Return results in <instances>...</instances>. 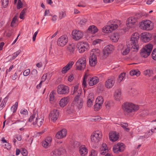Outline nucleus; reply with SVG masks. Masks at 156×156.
Segmentation results:
<instances>
[{
    "label": "nucleus",
    "instance_id": "nucleus-1",
    "mask_svg": "<svg viewBox=\"0 0 156 156\" xmlns=\"http://www.w3.org/2000/svg\"><path fill=\"white\" fill-rule=\"evenodd\" d=\"M139 38V34L137 33L133 34L131 37V40L129 42V46L131 48L132 50L134 52H137L139 46L138 44V41Z\"/></svg>",
    "mask_w": 156,
    "mask_h": 156
},
{
    "label": "nucleus",
    "instance_id": "nucleus-2",
    "mask_svg": "<svg viewBox=\"0 0 156 156\" xmlns=\"http://www.w3.org/2000/svg\"><path fill=\"white\" fill-rule=\"evenodd\" d=\"M121 24V21L116 20L113 22H109L108 24L102 29V31L105 33H109L116 29Z\"/></svg>",
    "mask_w": 156,
    "mask_h": 156
},
{
    "label": "nucleus",
    "instance_id": "nucleus-3",
    "mask_svg": "<svg viewBox=\"0 0 156 156\" xmlns=\"http://www.w3.org/2000/svg\"><path fill=\"white\" fill-rule=\"evenodd\" d=\"M122 108L125 112L128 113L135 112L139 109L138 106L129 102L124 103L122 105Z\"/></svg>",
    "mask_w": 156,
    "mask_h": 156
},
{
    "label": "nucleus",
    "instance_id": "nucleus-4",
    "mask_svg": "<svg viewBox=\"0 0 156 156\" xmlns=\"http://www.w3.org/2000/svg\"><path fill=\"white\" fill-rule=\"evenodd\" d=\"M141 17L140 14H136L134 16L129 17L126 21V25L129 28H132L136 24L138 20Z\"/></svg>",
    "mask_w": 156,
    "mask_h": 156
},
{
    "label": "nucleus",
    "instance_id": "nucleus-5",
    "mask_svg": "<svg viewBox=\"0 0 156 156\" xmlns=\"http://www.w3.org/2000/svg\"><path fill=\"white\" fill-rule=\"evenodd\" d=\"M153 47V45L149 43L145 45L141 50L140 55L144 58L147 57L150 55Z\"/></svg>",
    "mask_w": 156,
    "mask_h": 156
},
{
    "label": "nucleus",
    "instance_id": "nucleus-6",
    "mask_svg": "<svg viewBox=\"0 0 156 156\" xmlns=\"http://www.w3.org/2000/svg\"><path fill=\"white\" fill-rule=\"evenodd\" d=\"M86 62L85 57H82L79 59L76 63V69L79 70H84L86 67Z\"/></svg>",
    "mask_w": 156,
    "mask_h": 156
},
{
    "label": "nucleus",
    "instance_id": "nucleus-7",
    "mask_svg": "<svg viewBox=\"0 0 156 156\" xmlns=\"http://www.w3.org/2000/svg\"><path fill=\"white\" fill-rule=\"evenodd\" d=\"M79 92L78 93V95H77L75 98L73 103L74 105L80 109L82 108L83 101L82 98L80 97L81 93V91L79 90Z\"/></svg>",
    "mask_w": 156,
    "mask_h": 156
},
{
    "label": "nucleus",
    "instance_id": "nucleus-8",
    "mask_svg": "<svg viewBox=\"0 0 156 156\" xmlns=\"http://www.w3.org/2000/svg\"><path fill=\"white\" fill-rule=\"evenodd\" d=\"M140 27L143 30H151L153 28L152 23L149 20H143L140 23Z\"/></svg>",
    "mask_w": 156,
    "mask_h": 156
},
{
    "label": "nucleus",
    "instance_id": "nucleus-9",
    "mask_svg": "<svg viewBox=\"0 0 156 156\" xmlns=\"http://www.w3.org/2000/svg\"><path fill=\"white\" fill-rule=\"evenodd\" d=\"M102 137V133L99 131H95L93 133L91 136V140L94 143L99 142Z\"/></svg>",
    "mask_w": 156,
    "mask_h": 156
},
{
    "label": "nucleus",
    "instance_id": "nucleus-10",
    "mask_svg": "<svg viewBox=\"0 0 156 156\" xmlns=\"http://www.w3.org/2000/svg\"><path fill=\"white\" fill-rule=\"evenodd\" d=\"M125 149V146L122 143H119L115 145L113 148V152L116 154L123 151Z\"/></svg>",
    "mask_w": 156,
    "mask_h": 156
},
{
    "label": "nucleus",
    "instance_id": "nucleus-11",
    "mask_svg": "<svg viewBox=\"0 0 156 156\" xmlns=\"http://www.w3.org/2000/svg\"><path fill=\"white\" fill-rule=\"evenodd\" d=\"M114 47L112 44L106 46L103 50V55L105 57H107L114 50Z\"/></svg>",
    "mask_w": 156,
    "mask_h": 156
},
{
    "label": "nucleus",
    "instance_id": "nucleus-12",
    "mask_svg": "<svg viewBox=\"0 0 156 156\" xmlns=\"http://www.w3.org/2000/svg\"><path fill=\"white\" fill-rule=\"evenodd\" d=\"M69 87L63 85H59L57 88V92L60 94H66L69 92Z\"/></svg>",
    "mask_w": 156,
    "mask_h": 156
},
{
    "label": "nucleus",
    "instance_id": "nucleus-13",
    "mask_svg": "<svg viewBox=\"0 0 156 156\" xmlns=\"http://www.w3.org/2000/svg\"><path fill=\"white\" fill-rule=\"evenodd\" d=\"M88 47L87 44L85 42H79L76 45V48L80 53L84 52Z\"/></svg>",
    "mask_w": 156,
    "mask_h": 156
},
{
    "label": "nucleus",
    "instance_id": "nucleus-14",
    "mask_svg": "<svg viewBox=\"0 0 156 156\" xmlns=\"http://www.w3.org/2000/svg\"><path fill=\"white\" fill-rule=\"evenodd\" d=\"M68 38L66 35H63L59 38L57 41V44L60 46L63 47L67 43Z\"/></svg>",
    "mask_w": 156,
    "mask_h": 156
},
{
    "label": "nucleus",
    "instance_id": "nucleus-15",
    "mask_svg": "<svg viewBox=\"0 0 156 156\" xmlns=\"http://www.w3.org/2000/svg\"><path fill=\"white\" fill-rule=\"evenodd\" d=\"M73 38L75 40H79L81 39L83 36V34L79 30H74L72 33Z\"/></svg>",
    "mask_w": 156,
    "mask_h": 156
},
{
    "label": "nucleus",
    "instance_id": "nucleus-16",
    "mask_svg": "<svg viewBox=\"0 0 156 156\" xmlns=\"http://www.w3.org/2000/svg\"><path fill=\"white\" fill-rule=\"evenodd\" d=\"M58 116L59 111L56 109H54L51 112L49 115V119L55 122L57 120Z\"/></svg>",
    "mask_w": 156,
    "mask_h": 156
},
{
    "label": "nucleus",
    "instance_id": "nucleus-17",
    "mask_svg": "<svg viewBox=\"0 0 156 156\" xmlns=\"http://www.w3.org/2000/svg\"><path fill=\"white\" fill-rule=\"evenodd\" d=\"M115 82V80L113 77L109 78L106 81L105 86L107 88L110 89L114 86Z\"/></svg>",
    "mask_w": 156,
    "mask_h": 156
},
{
    "label": "nucleus",
    "instance_id": "nucleus-18",
    "mask_svg": "<svg viewBox=\"0 0 156 156\" xmlns=\"http://www.w3.org/2000/svg\"><path fill=\"white\" fill-rule=\"evenodd\" d=\"M99 81L98 78L96 76L90 77L88 79V84L90 86H92L96 85Z\"/></svg>",
    "mask_w": 156,
    "mask_h": 156
},
{
    "label": "nucleus",
    "instance_id": "nucleus-19",
    "mask_svg": "<svg viewBox=\"0 0 156 156\" xmlns=\"http://www.w3.org/2000/svg\"><path fill=\"white\" fill-rule=\"evenodd\" d=\"M151 36L149 33L145 32L141 34V38L142 41L145 42H147L150 41Z\"/></svg>",
    "mask_w": 156,
    "mask_h": 156
},
{
    "label": "nucleus",
    "instance_id": "nucleus-20",
    "mask_svg": "<svg viewBox=\"0 0 156 156\" xmlns=\"http://www.w3.org/2000/svg\"><path fill=\"white\" fill-rule=\"evenodd\" d=\"M96 52L93 53L89 58V62L91 66H94L97 63V57L95 55Z\"/></svg>",
    "mask_w": 156,
    "mask_h": 156
},
{
    "label": "nucleus",
    "instance_id": "nucleus-21",
    "mask_svg": "<svg viewBox=\"0 0 156 156\" xmlns=\"http://www.w3.org/2000/svg\"><path fill=\"white\" fill-rule=\"evenodd\" d=\"M67 134L66 130L63 129L58 132L56 134V137L57 139H62L65 137Z\"/></svg>",
    "mask_w": 156,
    "mask_h": 156
},
{
    "label": "nucleus",
    "instance_id": "nucleus-22",
    "mask_svg": "<svg viewBox=\"0 0 156 156\" xmlns=\"http://www.w3.org/2000/svg\"><path fill=\"white\" fill-rule=\"evenodd\" d=\"M79 152L81 156H84L87 154L88 151L85 145H81L79 147Z\"/></svg>",
    "mask_w": 156,
    "mask_h": 156
},
{
    "label": "nucleus",
    "instance_id": "nucleus-23",
    "mask_svg": "<svg viewBox=\"0 0 156 156\" xmlns=\"http://www.w3.org/2000/svg\"><path fill=\"white\" fill-rule=\"evenodd\" d=\"M51 141L52 138L51 137H47L45 140L42 141V146L45 148H47L48 146L51 145Z\"/></svg>",
    "mask_w": 156,
    "mask_h": 156
},
{
    "label": "nucleus",
    "instance_id": "nucleus-24",
    "mask_svg": "<svg viewBox=\"0 0 156 156\" xmlns=\"http://www.w3.org/2000/svg\"><path fill=\"white\" fill-rule=\"evenodd\" d=\"M74 63L73 61H70L62 69V73H65L71 68Z\"/></svg>",
    "mask_w": 156,
    "mask_h": 156
},
{
    "label": "nucleus",
    "instance_id": "nucleus-25",
    "mask_svg": "<svg viewBox=\"0 0 156 156\" xmlns=\"http://www.w3.org/2000/svg\"><path fill=\"white\" fill-rule=\"evenodd\" d=\"M109 136L110 140L113 142L116 141L119 138L118 135L115 132L110 133Z\"/></svg>",
    "mask_w": 156,
    "mask_h": 156
},
{
    "label": "nucleus",
    "instance_id": "nucleus-26",
    "mask_svg": "<svg viewBox=\"0 0 156 156\" xmlns=\"http://www.w3.org/2000/svg\"><path fill=\"white\" fill-rule=\"evenodd\" d=\"M43 119L41 118H38L37 117L35 121L33 122L32 124L35 127H36L37 126L40 127L43 124Z\"/></svg>",
    "mask_w": 156,
    "mask_h": 156
},
{
    "label": "nucleus",
    "instance_id": "nucleus-27",
    "mask_svg": "<svg viewBox=\"0 0 156 156\" xmlns=\"http://www.w3.org/2000/svg\"><path fill=\"white\" fill-rule=\"evenodd\" d=\"M119 37V35L118 33H114L110 37L111 40L113 42H115L118 41Z\"/></svg>",
    "mask_w": 156,
    "mask_h": 156
},
{
    "label": "nucleus",
    "instance_id": "nucleus-28",
    "mask_svg": "<svg viewBox=\"0 0 156 156\" xmlns=\"http://www.w3.org/2000/svg\"><path fill=\"white\" fill-rule=\"evenodd\" d=\"M68 102V98L65 97L62 98L59 102L60 106L62 107H64L66 105Z\"/></svg>",
    "mask_w": 156,
    "mask_h": 156
},
{
    "label": "nucleus",
    "instance_id": "nucleus-29",
    "mask_svg": "<svg viewBox=\"0 0 156 156\" xmlns=\"http://www.w3.org/2000/svg\"><path fill=\"white\" fill-rule=\"evenodd\" d=\"M121 91L120 89L116 90L115 93L114 97L117 101H119L121 98Z\"/></svg>",
    "mask_w": 156,
    "mask_h": 156
},
{
    "label": "nucleus",
    "instance_id": "nucleus-30",
    "mask_svg": "<svg viewBox=\"0 0 156 156\" xmlns=\"http://www.w3.org/2000/svg\"><path fill=\"white\" fill-rule=\"evenodd\" d=\"M108 151L107 146L105 144L103 143L100 148L101 154L102 155H104Z\"/></svg>",
    "mask_w": 156,
    "mask_h": 156
},
{
    "label": "nucleus",
    "instance_id": "nucleus-31",
    "mask_svg": "<svg viewBox=\"0 0 156 156\" xmlns=\"http://www.w3.org/2000/svg\"><path fill=\"white\" fill-rule=\"evenodd\" d=\"M75 46L73 44H69L67 47V50L69 54L71 55L73 54L74 51Z\"/></svg>",
    "mask_w": 156,
    "mask_h": 156
},
{
    "label": "nucleus",
    "instance_id": "nucleus-32",
    "mask_svg": "<svg viewBox=\"0 0 156 156\" xmlns=\"http://www.w3.org/2000/svg\"><path fill=\"white\" fill-rule=\"evenodd\" d=\"M98 30L97 28L94 25H92L90 26L87 30V32L92 34H94L96 33Z\"/></svg>",
    "mask_w": 156,
    "mask_h": 156
},
{
    "label": "nucleus",
    "instance_id": "nucleus-33",
    "mask_svg": "<svg viewBox=\"0 0 156 156\" xmlns=\"http://www.w3.org/2000/svg\"><path fill=\"white\" fill-rule=\"evenodd\" d=\"M130 74L131 76L136 75L138 77L140 75V73L138 69H134L130 71Z\"/></svg>",
    "mask_w": 156,
    "mask_h": 156
},
{
    "label": "nucleus",
    "instance_id": "nucleus-34",
    "mask_svg": "<svg viewBox=\"0 0 156 156\" xmlns=\"http://www.w3.org/2000/svg\"><path fill=\"white\" fill-rule=\"evenodd\" d=\"M144 74L145 76H147L148 77H150L152 76L153 74V73L152 70L150 69H147L145 70L144 72Z\"/></svg>",
    "mask_w": 156,
    "mask_h": 156
},
{
    "label": "nucleus",
    "instance_id": "nucleus-35",
    "mask_svg": "<svg viewBox=\"0 0 156 156\" xmlns=\"http://www.w3.org/2000/svg\"><path fill=\"white\" fill-rule=\"evenodd\" d=\"M127 47H126L125 48H124V49H122V54L123 55H126L129 53L130 50H131L132 51H133L131 48H129V44H127Z\"/></svg>",
    "mask_w": 156,
    "mask_h": 156
},
{
    "label": "nucleus",
    "instance_id": "nucleus-36",
    "mask_svg": "<svg viewBox=\"0 0 156 156\" xmlns=\"http://www.w3.org/2000/svg\"><path fill=\"white\" fill-rule=\"evenodd\" d=\"M154 132V131H153V129H151L150 130H148L145 133V135L144 136V138H147L149 137L152 135Z\"/></svg>",
    "mask_w": 156,
    "mask_h": 156
},
{
    "label": "nucleus",
    "instance_id": "nucleus-37",
    "mask_svg": "<svg viewBox=\"0 0 156 156\" xmlns=\"http://www.w3.org/2000/svg\"><path fill=\"white\" fill-rule=\"evenodd\" d=\"M121 126L123 128L124 130L127 132L129 131V129L127 128L128 126L127 123L125 122H121L120 124Z\"/></svg>",
    "mask_w": 156,
    "mask_h": 156
},
{
    "label": "nucleus",
    "instance_id": "nucleus-38",
    "mask_svg": "<svg viewBox=\"0 0 156 156\" xmlns=\"http://www.w3.org/2000/svg\"><path fill=\"white\" fill-rule=\"evenodd\" d=\"M103 98L101 96L98 97L96 100V103L100 104L102 105L103 103Z\"/></svg>",
    "mask_w": 156,
    "mask_h": 156
},
{
    "label": "nucleus",
    "instance_id": "nucleus-39",
    "mask_svg": "<svg viewBox=\"0 0 156 156\" xmlns=\"http://www.w3.org/2000/svg\"><path fill=\"white\" fill-rule=\"evenodd\" d=\"M66 16V12L65 11H61L59 12V19H62L64 18Z\"/></svg>",
    "mask_w": 156,
    "mask_h": 156
},
{
    "label": "nucleus",
    "instance_id": "nucleus-40",
    "mask_svg": "<svg viewBox=\"0 0 156 156\" xmlns=\"http://www.w3.org/2000/svg\"><path fill=\"white\" fill-rule=\"evenodd\" d=\"M61 154V152L58 150L56 149L52 152L51 155L53 156H58Z\"/></svg>",
    "mask_w": 156,
    "mask_h": 156
},
{
    "label": "nucleus",
    "instance_id": "nucleus-41",
    "mask_svg": "<svg viewBox=\"0 0 156 156\" xmlns=\"http://www.w3.org/2000/svg\"><path fill=\"white\" fill-rule=\"evenodd\" d=\"M125 73H121L119 76L118 79V81L119 82H120L124 78L125 76Z\"/></svg>",
    "mask_w": 156,
    "mask_h": 156
},
{
    "label": "nucleus",
    "instance_id": "nucleus-42",
    "mask_svg": "<svg viewBox=\"0 0 156 156\" xmlns=\"http://www.w3.org/2000/svg\"><path fill=\"white\" fill-rule=\"evenodd\" d=\"M26 10L27 9L26 8H24L21 12L20 16V18L21 19H24V16L25 14Z\"/></svg>",
    "mask_w": 156,
    "mask_h": 156
},
{
    "label": "nucleus",
    "instance_id": "nucleus-43",
    "mask_svg": "<svg viewBox=\"0 0 156 156\" xmlns=\"http://www.w3.org/2000/svg\"><path fill=\"white\" fill-rule=\"evenodd\" d=\"M102 105L100 104L96 103V104L94 105V109L95 111H98L101 107Z\"/></svg>",
    "mask_w": 156,
    "mask_h": 156
},
{
    "label": "nucleus",
    "instance_id": "nucleus-44",
    "mask_svg": "<svg viewBox=\"0 0 156 156\" xmlns=\"http://www.w3.org/2000/svg\"><path fill=\"white\" fill-rule=\"evenodd\" d=\"M87 100L94 101V95L93 93H90L88 95L87 97Z\"/></svg>",
    "mask_w": 156,
    "mask_h": 156
},
{
    "label": "nucleus",
    "instance_id": "nucleus-45",
    "mask_svg": "<svg viewBox=\"0 0 156 156\" xmlns=\"http://www.w3.org/2000/svg\"><path fill=\"white\" fill-rule=\"evenodd\" d=\"M37 117V114L36 113L32 115L29 119V121L30 122H31L33 119Z\"/></svg>",
    "mask_w": 156,
    "mask_h": 156
},
{
    "label": "nucleus",
    "instance_id": "nucleus-46",
    "mask_svg": "<svg viewBox=\"0 0 156 156\" xmlns=\"http://www.w3.org/2000/svg\"><path fill=\"white\" fill-rule=\"evenodd\" d=\"M2 4L4 8H5L9 3L8 0H2Z\"/></svg>",
    "mask_w": 156,
    "mask_h": 156
},
{
    "label": "nucleus",
    "instance_id": "nucleus-47",
    "mask_svg": "<svg viewBox=\"0 0 156 156\" xmlns=\"http://www.w3.org/2000/svg\"><path fill=\"white\" fill-rule=\"evenodd\" d=\"M23 5L21 0H18L17 5V8L18 9H20L23 7Z\"/></svg>",
    "mask_w": 156,
    "mask_h": 156
},
{
    "label": "nucleus",
    "instance_id": "nucleus-48",
    "mask_svg": "<svg viewBox=\"0 0 156 156\" xmlns=\"http://www.w3.org/2000/svg\"><path fill=\"white\" fill-rule=\"evenodd\" d=\"M21 51L20 50H19L16 52L13 53L12 55V59H15L20 53Z\"/></svg>",
    "mask_w": 156,
    "mask_h": 156
},
{
    "label": "nucleus",
    "instance_id": "nucleus-49",
    "mask_svg": "<svg viewBox=\"0 0 156 156\" xmlns=\"http://www.w3.org/2000/svg\"><path fill=\"white\" fill-rule=\"evenodd\" d=\"M73 88V94H74L76 93H78V92H79V91L80 90H79L78 91H77L78 88V85H76L75 86H74ZM81 91H82L81 90Z\"/></svg>",
    "mask_w": 156,
    "mask_h": 156
},
{
    "label": "nucleus",
    "instance_id": "nucleus-50",
    "mask_svg": "<svg viewBox=\"0 0 156 156\" xmlns=\"http://www.w3.org/2000/svg\"><path fill=\"white\" fill-rule=\"evenodd\" d=\"M18 105V102H16L15 105L12 107L11 108V109L13 111V112H15L16 110L17 109V106Z\"/></svg>",
    "mask_w": 156,
    "mask_h": 156
},
{
    "label": "nucleus",
    "instance_id": "nucleus-51",
    "mask_svg": "<svg viewBox=\"0 0 156 156\" xmlns=\"http://www.w3.org/2000/svg\"><path fill=\"white\" fill-rule=\"evenodd\" d=\"M87 22V19L85 18H83L80 20L79 23L80 25H83L86 24Z\"/></svg>",
    "mask_w": 156,
    "mask_h": 156
},
{
    "label": "nucleus",
    "instance_id": "nucleus-52",
    "mask_svg": "<svg viewBox=\"0 0 156 156\" xmlns=\"http://www.w3.org/2000/svg\"><path fill=\"white\" fill-rule=\"evenodd\" d=\"M151 55L152 58L154 60H156V48L153 50Z\"/></svg>",
    "mask_w": 156,
    "mask_h": 156
},
{
    "label": "nucleus",
    "instance_id": "nucleus-53",
    "mask_svg": "<svg viewBox=\"0 0 156 156\" xmlns=\"http://www.w3.org/2000/svg\"><path fill=\"white\" fill-rule=\"evenodd\" d=\"M17 19V16H15L12 19V21L11 24V26L12 27H13L14 26V24L15 23Z\"/></svg>",
    "mask_w": 156,
    "mask_h": 156
},
{
    "label": "nucleus",
    "instance_id": "nucleus-54",
    "mask_svg": "<svg viewBox=\"0 0 156 156\" xmlns=\"http://www.w3.org/2000/svg\"><path fill=\"white\" fill-rule=\"evenodd\" d=\"M30 73L29 69H27L25 70L23 73V75L25 76H27L29 75Z\"/></svg>",
    "mask_w": 156,
    "mask_h": 156
},
{
    "label": "nucleus",
    "instance_id": "nucleus-55",
    "mask_svg": "<svg viewBox=\"0 0 156 156\" xmlns=\"http://www.w3.org/2000/svg\"><path fill=\"white\" fill-rule=\"evenodd\" d=\"M21 153L23 156H26L27 154V151L25 149H23L21 151Z\"/></svg>",
    "mask_w": 156,
    "mask_h": 156
},
{
    "label": "nucleus",
    "instance_id": "nucleus-56",
    "mask_svg": "<svg viewBox=\"0 0 156 156\" xmlns=\"http://www.w3.org/2000/svg\"><path fill=\"white\" fill-rule=\"evenodd\" d=\"M20 112L21 114H23V115H26L28 114V112L27 110L25 109H22Z\"/></svg>",
    "mask_w": 156,
    "mask_h": 156
},
{
    "label": "nucleus",
    "instance_id": "nucleus-57",
    "mask_svg": "<svg viewBox=\"0 0 156 156\" xmlns=\"http://www.w3.org/2000/svg\"><path fill=\"white\" fill-rule=\"evenodd\" d=\"M94 101L87 100V105L88 107H91L93 105V102Z\"/></svg>",
    "mask_w": 156,
    "mask_h": 156
},
{
    "label": "nucleus",
    "instance_id": "nucleus-58",
    "mask_svg": "<svg viewBox=\"0 0 156 156\" xmlns=\"http://www.w3.org/2000/svg\"><path fill=\"white\" fill-rule=\"evenodd\" d=\"M37 73V71L35 69H33L31 73V74L33 75L34 77H35L36 76Z\"/></svg>",
    "mask_w": 156,
    "mask_h": 156
},
{
    "label": "nucleus",
    "instance_id": "nucleus-59",
    "mask_svg": "<svg viewBox=\"0 0 156 156\" xmlns=\"http://www.w3.org/2000/svg\"><path fill=\"white\" fill-rule=\"evenodd\" d=\"M97 154V152L95 150H92L91 151V156H96Z\"/></svg>",
    "mask_w": 156,
    "mask_h": 156
},
{
    "label": "nucleus",
    "instance_id": "nucleus-60",
    "mask_svg": "<svg viewBox=\"0 0 156 156\" xmlns=\"http://www.w3.org/2000/svg\"><path fill=\"white\" fill-rule=\"evenodd\" d=\"M54 99V95L52 92L50 95V101H52Z\"/></svg>",
    "mask_w": 156,
    "mask_h": 156
},
{
    "label": "nucleus",
    "instance_id": "nucleus-61",
    "mask_svg": "<svg viewBox=\"0 0 156 156\" xmlns=\"http://www.w3.org/2000/svg\"><path fill=\"white\" fill-rule=\"evenodd\" d=\"M74 79V77L73 76V75H70L69 76L68 78V80L71 82L73 79Z\"/></svg>",
    "mask_w": 156,
    "mask_h": 156
},
{
    "label": "nucleus",
    "instance_id": "nucleus-62",
    "mask_svg": "<svg viewBox=\"0 0 156 156\" xmlns=\"http://www.w3.org/2000/svg\"><path fill=\"white\" fill-rule=\"evenodd\" d=\"M57 20V16L56 15H54L52 17L51 19V21L53 22H55Z\"/></svg>",
    "mask_w": 156,
    "mask_h": 156
},
{
    "label": "nucleus",
    "instance_id": "nucleus-63",
    "mask_svg": "<svg viewBox=\"0 0 156 156\" xmlns=\"http://www.w3.org/2000/svg\"><path fill=\"white\" fill-rule=\"evenodd\" d=\"M101 41V40L99 39H96L93 41V44L95 45L96 44L99 43Z\"/></svg>",
    "mask_w": 156,
    "mask_h": 156
},
{
    "label": "nucleus",
    "instance_id": "nucleus-64",
    "mask_svg": "<svg viewBox=\"0 0 156 156\" xmlns=\"http://www.w3.org/2000/svg\"><path fill=\"white\" fill-rule=\"evenodd\" d=\"M38 31H37L35 33H34V34L33 35V41H35V40L36 38V36L38 34Z\"/></svg>",
    "mask_w": 156,
    "mask_h": 156
}]
</instances>
